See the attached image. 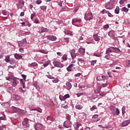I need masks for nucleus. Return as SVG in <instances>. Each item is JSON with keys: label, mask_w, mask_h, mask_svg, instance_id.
<instances>
[{"label": "nucleus", "mask_w": 130, "mask_h": 130, "mask_svg": "<svg viewBox=\"0 0 130 130\" xmlns=\"http://www.w3.org/2000/svg\"><path fill=\"white\" fill-rule=\"evenodd\" d=\"M111 110L113 114V115H119L120 111L118 108H115L114 106H112L111 107Z\"/></svg>", "instance_id": "1"}, {"label": "nucleus", "mask_w": 130, "mask_h": 130, "mask_svg": "<svg viewBox=\"0 0 130 130\" xmlns=\"http://www.w3.org/2000/svg\"><path fill=\"white\" fill-rule=\"evenodd\" d=\"M84 19L86 21L93 20V14H92V12H86L85 14Z\"/></svg>", "instance_id": "2"}, {"label": "nucleus", "mask_w": 130, "mask_h": 130, "mask_svg": "<svg viewBox=\"0 0 130 130\" xmlns=\"http://www.w3.org/2000/svg\"><path fill=\"white\" fill-rule=\"evenodd\" d=\"M66 119H67V121H66L67 124H68V126H66V128H70L71 125H72V122H71V116L69 114L66 115Z\"/></svg>", "instance_id": "3"}, {"label": "nucleus", "mask_w": 130, "mask_h": 130, "mask_svg": "<svg viewBox=\"0 0 130 130\" xmlns=\"http://www.w3.org/2000/svg\"><path fill=\"white\" fill-rule=\"evenodd\" d=\"M70 54L73 59L76 58V57L77 56V55H79L78 53H76V50L74 49L70 50Z\"/></svg>", "instance_id": "4"}, {"label": "nucleus", "mask_w": 130, "mask_h": 130, "mask_svg": "<svg viewBox=\"0 0 130 130\" xmlns=\"http://www.w3.org/2000/svg\"><path fill=\"white\" fill-rule=\"evenodd\" d=\"M78 64L80 67H83L85 64V60L82 58H78Z\"/></svg>", "instance_id": "5"}, {"label": "nucleus", "mask_w": 130, "mask_h": 130, "mask_svg": "<svg viewBox=\"0 0 130 130\" xmlns=\"http://www.w3.org/2000/svg\"><path fill=\"white\" fill-rule=\"evenodd\" d=\"M48 31V29L47 28H45L44 27H40L39 33H40V34H41V33L46 32Z\"/></svg>", "instance_id": "6"}, {"label": "nucleus", "mask_w": 130, "mask_h": 130, "mask_svg": "<svg viewBox=\"0 0 130 130\" xmlns=\"http://www.w3.org/2000/svg\"><path fill=\"white\" fill-rule=\"evenodd\" d=\"M27 44V41H26V39H23L22 41H21L18 42L19 46L20 47H22L23 46H25L26 44Z\"/></svg>", "instance_id": "7"}, {"label": "nucleus", "mask_w": 130, "mask_h": 130, "mask_svg": "<svg viewBox=\"0 0 130 130\" xmlns=\"http://www.w3.org/2000/svg\"><path fill=\"white\" fill-rule=\"evenodd\" d=\"M19 79L15 77V78L13 79V81H12V86L14 87H15V86H17L19 84Z\"/></svg>", "instance_id": "8"}, {"label": "nucleus", "mask_w": 130, "mask_h": 130, "mask_svg": "<svg viewBox=\"0 0 130 130\" xmlns=\"http://www.w3.org/2000/svg\"><path fill=\"white\" fill-rule=\"evenodd\" d=\"M46 38L48 40L51 41H55V40H56V37L53 36H47Z\"/></svg>", "instance_id": "9"}, {"label": "nucleus", "mask_w": 130, "mask_h": 130, "mask_svg": "<svg viewBox=\"0 0 130 130\" xmlns=\"http://www.w3.org/2000/svg\"><path fill=\"white\" fill-rule=\"evenodd\" d=\"M54 67H57V68H62L63 66L60 62L57 61H54L53 62Z\"/></svg>", "instance_id": "10"}, {"label": "nucleus", "mask_w": 130, "mask_h": 130, "mask_svg": "<svg viewBox=\"0 0 130 130\" xmlns=\"http://www.w3.org/2000/svg\"><path fill=\"white\" fill-rule=\"evenodd\" d=\"M105 7L107 10H111V9H112V4L110 2L107 3Z\"/></svg>", "instance_id": "11"}, {"label": "nucleus", "mask_w": 130, "mask_h": 130, "mask_svg": "<svg viewBox=\"0 0 130 130\" xmlns=\"http://www.w3.org/2000/svg\"><path fill=\"white\" fill-rule=\"evenodd\" d=\"M93 37L95 41H97L98 42H99V41H100V37L98 36V34H95L93 35Z\"/></svg>", "instance_id": "12"}, {"label": "nucleus", "mask_w": 130, "mask_h": 130, "mask_svg": "<svg viewBox=\"0 0 130 130\" xmlns=\"http://www.w3.org/2000/svg\"><path fill=\"white\" fill-rule=\"evenodd\" d=\"M22 125L26 128L27 127H29L30 126V124H29V122L28 121H24L22 122Z\"/></svg>", "instance_id": "13"}, {"label": "nucleus", "mask_w": 130, "mask_h": 130, "mask_svg": "<svg viewBox=\"0 0 130 130\" xmlns=\"http://www.w3.org/2000/svg\"><path fill=\"white\" fill-rule=\"evenodd\" d=\"M23 6H24V2L22 1H19V3L17 4L18 9L19 10V9H22Z\"/></svg>", "instance_id": "14"}, {"label": "nucleus", "mask_w": 130, "mask_h": 130, "mask_svg": "<svg viewBox=\"0 0 130 130\" xmlns=\"http://www.w3.org/2000/svg\"><path fill=\"white\" fill-rule=\"evenodd\" d=\"M129 123H130V121L129 120L124 121L122 123V126L123 127H124V126H126L128 125V124H129Z\"/></svg>", "instance_id": "15"}, {"label": "nucleus", "mask_w": 130, "mask_h": 130, "mask_svg": "<svg viewBox=\"0 0 130 130\" xmlns=\"http://www.w3.org/2000/svg\"><path fill=\"white\" fill-rule=\"evenodd\" d=\"M43 125L41 124H37L35 127V129L36 130H41L43 127Z\"/></svg>", "instance_id": "16"}, {"label": "nucleus", "mask_w": 130, "mask_h": 130, "mask_svg": "<svg viewBox=\"0 0 130 130\" xmlns=\"http://www.w3.org/2000/svg\"><path fill=\"white\" fill-rule=\"evenodd\" d=\"M108 35L110 36V37H111L112 38H114V37L115 36V32L114 30H111L108 32Z\"/></svg>", "instance_id": "17"}, {"label": "nucleus", "mask_w": 130, "mask_h": 130, "mask_svg": "<svg viewBox=\"0 0 130 130\" xmlns=\"http://www.w3.org/2000/svg\"><path fill=\"white\" fill-rule=\"evenodd\" d=\"M82 21V19L81 18H74L72 20V24L74 25L73 23H80Z\"/></svg>", "instance_id": "18"}, {"label": "nucleus", "mask_w": 130, "mask_h": 130, "mask_svg": "<svg viewBox=\"0 0 130 130\" xmlns=\"http://www.w3.org/2000/svg\"><path fill=\"white\" fill-rule=\"evenodd\" d=\"M111 48L113 49V52H115L116 53H119L120 52V50L118 48H115L114 47H111Z\"/></svg>", "instance_id": "19"}, {"label": "nucleus", "mask_w": 130, "mask_h": 130, "mask_svg": "<svg viewBox=\"0 0 130 130\" xmlns=\"http://www.w3.org/2000/svg\"><path fill=\"white\" fill-rule=\"evenodd\" d=\"M81 125H82L81 123H80L79 122H77L76 123H75L74 126L76 129H78V128H79V127H80Z\"/></svg>", "instance_id": "20"}, {"label": "nucleus", "mask_w": 130, "mask_h": 130, "mask_svg": "<svg viewBox=\"0 0 130 130\" xmlns=\"http://www.w3.org/2000/svg\"><path fill=\"white\" fill-rule=\"evenodd\" d=\"M0 120H6V115H5V113H1L0 115Z\"/></svg>", "instance_id": "21"}, {"label": "nucleus", "mask_w": 130, "mask_h": 130, "mask_svg": "<svg viewBox=\"0 0 130 130\" xmlns=\"http://www.w3.org/2000/svg\"><path fill=\"white\" fill-rule=\"evenodd\" d=\"M76 109H78V110H81V109H83V105L80 104H77L76 105Z\"/></svg>", "instance_id": "22"}, {"label": "nucleus", "mask_w": 130, "mask_h": 130, "mask_svg": "<svg viewBox=\"0 0 130 130\" xmlns=\"http://www.w3.org/2000/svg\"><path fill=\"white\" fill-rule=\"evenodd\" d=\"M14 57L16 58V59H21L22 58V55L18 54V53H15L14 54Z\"/></svg>", "instance_id": "23"}, {"label": "nucleus", "mask_w": 130, "mask_h": 130, "mask_svg": "<svg viewBox=\"0 0 130 130\" xmlns=\"http://www.w3.org/2000/svg\"><path fill=\"white\" fill-rule=\"evenodd\" d=\"M78 51L80 53V54H85V48H80L78 50Z\"/></svg>", "instance_id": "24"}, {"label": "nucleus", "mask_w": 130, "mask_h": 130, "mask_svg": "<svg viewBox=\"0 0 130 130\" xmlns=\"http://www.w3.org/2000/svg\"><path fill=\"white\" fill-rule=\"evenodd\" d=\"M13 97L14 100H20L21 99V97L16 94H13Z\"/></svg>", "instance_id": "25"}, {"label": "nucleus", "mask_w": 130, "mask_h": 130, "mask_svg": "<svg viewBox=\"0 0 130 130\" xmlns=\"http://www.w3.org/2000/svg\"><path fill=\"white\" fill-rule=\"evenodd\" d=\"M74 67V64H71L67 68L68 72H72V68Z\"/></svg>", "instance_id": "26"}, {"label": "nucleus", "mask_w": 130, "mask_h": 130, "mask_svg": "<svg viewBox=\"0 0 130 130\" xmlns=\"http://www.w3.org/2000/svg\"><path fill=\"white\" fill-rule=\"evenodd\" d=\"M66 86L67 87V90H71L72 88V84L70 82H67L66 83Z\"/></svg>", "instance_id": "27"}, {"label": "nucleus", "mask_w": 130, "mask_h": 130, "mask_svg": "<svg viewBox=\"0 0 130 130\" xmlns=\"http://www.w3.org/2000/svg\"><path fill=\"white\" fill-rule=\"evenodd\" d=\"M28 67H38V64L36 62H34L31 63H29Z\"/></svg>", "instance_id": "28"}, {"label": "nucleus", "mask_w": 130, "mask_h": 130, "mask_svg": "<svg viewBox=\"0 0 130 130\" xmlns=\"http://www.w3.org/2000/svg\"><path fill=\"white\" fill-rule=\"evenodd\" d=\"M15 77H14L13 76H10L9 78H7V81H13L14 80V79H15Z\"/></svg>", "instance_id": "29"}, {"label": "nucleus", "mask_w": 130, "mask_h": 130, "mask_svg": "<svg viewBox=\"0 0 130 130\" xmlns=\"http://www.w3.org/2000/svg\"><path fill=\"white\" fill-rule=\"evenodd\" d=\"M112 52V50H111V49H110V48H108L106 51V53L107 54H110V53Z\"/></svg>", "instance_id": "30"}, {"label": "nucleus", "mask_w": 130, "mask_h": 130, "mask_svg": "<svg viewBox=\"0 0 130 130\" xmlns=\"http://www.w3.org/2000/svg\"><path fill=\"white\" fill-rule=\"evenodd\" d=\"M59 99L60 100H61V101H63V100H66V95H64V96L60 95Z\"/></svg>", "instance_id": "31"}, {"label": "nucleus", "mask_w": 130, "mask_h": 130, "mask_svg": "<svg viewBox=\"0 0 130 130\" xmlns=\"http://www.w3.org/2000/svg\"><path fill=\"white\" fill-rule=\"evenodd\" d=\"M115 14H119V7H117L116 8V9H115Z\"/></svg>", "instance_id": "32"}, {"label": "nucleus", "mask_w": 130, "mask_h": 130, "mask_svg": "<svg viewBox=\"0 0 130 130\" xmlns=\"http://www.w3.org/2000/svg\"><path fill=\"white\" fill-rule=\"evenodd\" d=\"M41 10H42L43 11H46V9H47V7L45 6H43L40 7Z\"/></svg>", "instance_id": "33"}, {"label": "nucleus", "mask_w": 130, "mask_h": 130, "mask_svg": "<svg viewBox=\"0 0 130 130\" xmlns=\"http://www.w3.org/2000/svg\"><path fill=\"white\" fill-rule=\"evenodd\" d=\"M32 110L34 111H38V112H40V113H41V112H42V110L40 108H37V109H32Z\"/></svg>", "instance_id": "34"}, {"label": "nucleus", "mask_w": 130, "mask_h": 130, "mask_svg": "<svg viewBox=\"0 0 130 130\" xmlns=\"http://www.w3.org/2000/svg\"><path fill=\"white\" fill-rule=\"evenodd\" d=\"M100 96H101L102 97H104L106 96V92L104 91L101 92V93H100Z\"/></svg>", "instance_id": "35"}, {"label": "nucleus", "mask_w": 130, "mask_h": 130, "mask_svg": "<svg viewBox=\"0 0 130 130\" xmlns=\"http://www.w3.org/2000/svg\"><path fill=\"white\" fill-rule=\"evenodd\" d=\"M101 78L103 79V81H105V80H108V76H102Z\"/></svg>", "instance_id": "36"}, {"label": "nucleus", "mask_w": 130, "mask_h": 130, "mask_svg": "<svg viewBox=\"0 0 130 130\" xmlns=\"http://www.w3.org/2000/svg\"><path fill=\"white\" fill-rule=\"evenodd\" d=\"M122 11H123V12H128V9L126 8V7H123L122 8Z\"/></svg>", "instance_id": "37"}, {"label": "nucleus", "mask_w": 130, "mask_h": 130, "mask_svg": "<svg viewBox=\"0 0 130 130\" xmlns=\"http://www.w3.org/2000/svg\"><path fill=\"white\" fill-rule=\"evenodd\" d=\"M108 84H109L108 82H106V83H103L102 84V87H103V88H105V87H107V86H108Z\"/></svg>", "instance_id": "38"}, {"label": "nucleus", "mask_w": 130, "mask_h": 130, "mask_svg": "<svg viewBox=\"0 0 130 130\" xmlns=\"http://www.w3.org/2000/svg\"><path fill=\"white\" fill-rule=\"evenodd\" d=\"M47 77L48 78V79H51V80H54L55 79L54 77L50 75H47Z\"/></svg>", "instance_id": "39"}, {"label": "nucleus", "mask_w": 130, "mask_h": 130, "mask_svg": "<svg viewBox=\"0 0 130 130\" xmlns=\"http://www.w3.org/2000/svg\"><path fill=\"white\" fill-rule=\"evenodd\" d=\"M122 114H124L125 113V107H124L122 108Z\"/></svg>", "instance_id": "40"}, {"label": "nucleus", "mask_w": 130, "mask_h": 130, "mask_svg": "<svg viewBox=\"0 0 130 130\" xmlns=\"http://www.w3.org/2000/svg\"><path fill=\"white\" fill-rule=\"evenodd\" d=\"M103 28H104V29H108V28H109V24H107L104 25V26H103Z\"/></svg>", "instance_id": "41"}, {"label": "nucleus", "mask_w": 130, "mask_h": 130, "mask_svg": "<svg viewBox=\"0 0 130 130\" xmlns=\"http://www.w3.org/2000/svg\"><path fill=\"white\" fill-rule=\"evenodd\" d=\"M101 13H102V14H108V12H107V11H106V10L104 9L101 11Z\"/></svg>", "instance_id": "42"}, {"label": "nucleus", "mask_w": 130, "mask_h": 130, "mask_svg": "<svg viewBox=\"0 0 130 130\" xmlns=\"http://www.w3.org/2000/svg\"><path fill=\"white\" fill-rule=\"evenodd\" d=\"M96 106L94 105L92 106V108H90V110L91 111H94V110H95V109H96Z\"/></svg>", "instance_id": "43"}, {"label": "nucleus", "mask_w": 130, "mask_h": 130, "mask_svg": "<svg viewBox=\"0 0 130 130\" xmlns=\"http://www.w3.org/2000/svg\"><path fill=\"white\" fill-rule=\"evenodd\" d=\"M96 60H93L91 62V66H94L95 64V63H96Z\"/></svg>", "instance_id": "44"}, {"label": "nucleus", "mask_w": 130, "mask_h": 130, "mask_svg": "<svg viewBox=\"0 0 130 130\" xmlns=\"http://www.w3.org/2000/svg\"><path fill=\"white\" fill-rule=\"evenodd\" d=\"M5 60L6 62H9V61H10V57L9 56H8L7 57H6L5 59Z\"/></svg>", "instance_id": "45"}, {"label": "nucleus", "mask_w": 130, "mask_h": 130, "mask_svg": "<svg viewBox=\"0 0 130 130\" xmlns=\"http://www.w3.org/2000/svg\"><path fill=\"white\" fill-rule=\"evenodd\" d=\"M77 97H80L81 96H82V95H84V93L83 92H80V93H78L77 94H76Z\"/></svg>", "instance_id": "46"}, {"label": "nucleus", "mask_w": 130, "mask_h": 130, "mask_svg": "<svg viewBox=\"0 0 130 130\" xmlns=\"http://www.w3.org/2000/svg\"><path fill=\"white\" fill-rule=\"evenodd\" d=\"M36 3L37 4V5H40V4H41V3H42V0H38L36 2Z\"/></svg>", "instance_id": "47"}, {"label": "nucleus", "mask_w": 130, "mask_h": 130, "mask_svg": "<svg viewBox=\"0 0 130 130\" xmlns=\"http://www.w3.org/2000/svg\"><path fill=\"white\" fill-rule=\"evenodd\" d=\"M2 14H3L5 16H7V15H8V12H7L6 10H3L2 11Z\"/></svg>", "instance_id": "48"}, {"label": "nucleus", "mask_w": 130, "mask_h": 130, "mask_svg": "<svg viewBox=\"0 0 130 130\" xmlns=\"http://www.w3.org/2000/svg\"><path fill=\"white\" fill-rule=\"evenodd\" d=\"M97 81H101L102 80V78L100 76H99L96 77Z\"/></svg>", "instance_id": "49"}, {"label": "nucleus", "mask_w": 130, "mask_h": 130, "mask_svg": "<svg viewBox=\"0 0 130 130\" xmlns=\"http://www.w3.org/2000/svg\"><path fill=\"white\" fill-rule=\"evenodd\" d=\"M108 17H110V18H112L113 17V15H112L111 13L110 12H108Z\"/></svg>", "instance_id": "50"}, {"label": "nucleus", "mask_w": 130, "mask_h": 130, "mask_svg": "<svg viewBox=\"0 0 130 130\" xmlns=\"http://www.w3.org/2000/svg\"><path fill=\"white\" fill-rule=\"evenodd\" d=\"M43 43H44L45 44H46L49 43V42L48 40H43Z\"/></svg>", "instance_id": "51"}, {"label": "nucleus", "mask_w": 130, "mask_h": 130, "mask_svg": "<svg viewBox=\"0 0 130 130\" xmlns=\"http://www.w3.org/2000/svg\"><path fill=\"white\" fill-rule=\"evenodd\" d=\"M35 17V13H32L30 16L31 20H33V18H34Z\"/></svg>", "instance_id": "52"}, {"label": "nucleus", "mask_w": 130, "mask_h": 130, "mask_svg": "<svg viewBox=\"0 0 130 130\" xmlns=\"http://www.w3.org/2000/svg\"><path fill=\"white\" fill-rule=\"evenodd\" d=\"M108 56H110V54H107L105 56V58H106L107 59H109V57H108Z\"/></svg>", "instance_id": "53"}, {"label": "nucleus", "mask_w": 130, "mask_h": 130, "mask_svg": "<svg viewBox=\"0 0 130 130\" xmlns=\"http://www.w3.org/2000/svg\"><path fill=\"white\" fill-rule=\"evenodd\" d=\"M19 51H20V52H21V53H24V49L23 48H19Z\"/></svg>", "instance_id": "54"}, {"label": "nucleus", "mask_w": 130, "mask_h": 130, "mask_svg": "<svg viewBox=\"0 0 130 130\" xmlns=\"http://www.w3.org/2000/svg\"><path fill=\"white\" fill-rule=\"evenodd\" d=\"M107 74L109 78H112V76H111V72H108Z\"/></svg>", "instance_id": "55"}, {"label": "nucleus", "mask_w": 130, "mask_h": 130, "mask_svg": "<svg viewBox=\"0 0 130 130\" xmlns=\"http://www.w3.org/2000/svg\"><path fill=\"white\" fill-rule=\"evenodd\" d=\"M66 34L67 35H68V36H72V35H73V33L72 32H67V31H66Z\"/></svg>", "instance_id": "56"}, {"label": "nucleus", "mask_w": 130, "mask_h": 130, "mask_svg": "<svg viewBox=\"0 0 130 130\" xmlns=\"http://www.w3.org/2000/svg\"><path fill=\"white\" fill-rule=\"evenodd\" d=\"M35 23H36V24H38V23H39V20L37 19H36L35 20V21H34Z\"/></svg>", "instance_id": "57"}, {"label": "nucleus", "mask_w": 130, "mask_h": 130, "mask_svg": "<svg viewBox=\"0 0 130 130\" xmlns=\"http://www.w3.org/2000/svg\"><path fill=\"white\" fill-rule=\"evenodd\" d=\"M21 77H22V78H23V79H24V80H26V78L27 76H26V75H24V74H22V75H21Z\"/></svg>", "instance_id": "58"}, {"label": "nucleus", "mask_w": 130, "mask_h": 130, "mask_svg": "<svg viewBox=\"0 0 130 130\" xmlns=\"http://www.w3.org/2000/svg\"><path fill=\"white\" fill-rule=\"evenodd\" d=\"M24 15H25V14L24 13V12H21L20 16V17H24Z\"/></svg>", "instance_id": "59"}, {"label": "nucleus", "mask_w": 130, "mask_h": 130, "mask_svg": "<svg viewBox=\"0 0 130 130\" xmlns=\"http://www.w3.org/2000/svg\"><path fill=\"white\" fill-rule=\"evenodd\" d=\"M52 82H53V83H57V82H58V80L55 79V80H53Z\"/></svg>", "instance_id": "60"}, {"label": "nucleus", "mask_w": 130, "mask_h": 130, "mask_svg": "<svg viewBox=\"0 0 130 130\" xmlns=\"http://www.w3.org/2000/svg\"><path fill=\"white\" fill-rule=\"evenodd\" d=\"M98 117V115H94L92 116V118H97Z\"/></svg>", "instance_id": "61"}, {"label": "nucleus", "mask_w": 130, "mask_h": 130, "mask_svg": "<svg viewBox=\"0 0 130 130\" xmlns=\"http://www.w3.org/2000/svg\"><path fill=\"white\" fill-rule=\"evenodd\" d=\"M67 98H70V94H66V99H67Z\"/></svg>", "instance_id": "62"}, {"label": "nucleus", "mask_w": 130, "mask_h": 130, "mask_svg": "<svg viewBox=\"0 0 130 130\" xmlns=\"http://www.w3.org/2000/svg\"><path fill=\"white\" fill-rule=\"evenodd\" d=\"M81 76V73H77L75 75V77H80Z\"/></svg>", "instance_id": "63"}, {"label": "nucleus", "mask_w": 130, "mask_h": 130, "mask_svg": "<svg viewBox=\"0 0 130 130\" xmlns=\"http://www.w3.org/2000/svg\"><path fill=\"white\" fill-rule=\"evenodd\" d=\"M119 4L120 5H122V4H123V0H120L119 1Z\"/></svg>", "instance_id": "64"}]
</instances>
